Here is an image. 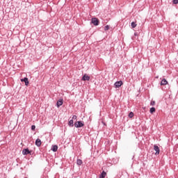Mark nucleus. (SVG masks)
<instances>
[{
	"instance_id": "nucleus-1",
	"label": "nucleus",
	"mask_w": 178,
	"mask_h": 178,
	"mask_svg": "<svg viewBox=\"0 0 178 178\" xmlns=\"http://www.w3.org/2000/svg\"><path fill=\"white\" fill-rule=\"evenodd\" d=\"M84 126V122L81 121H78L74 123V127H76V129H79L80 127H83Z\"/></svg>"
},
{
	"instance_id": "nucleus-2",
	"label": "nucleus",
	"mask_w": 178,
	"mask_h": 178,
	"mask_svg": "<svg viewBox=\"0 0 178 178\" xmlns=\"http://www.w3.org/2000/svg\"><path fill=\"white\" fill-rule=\"evenodd\" d=\"M31 152H33V151L29 150V148L22 150V154L24 155H31Z\"/></svg>"
},
{
	"instance_id": "nucleus-3",
	"label": "nucleus",
	"mask_w": 178,
	"mask_h": 178,
	"mask_svg": "<svg viewBox=\"0 0 178 178\" xmlns=\"http://www.w3.org/2000/svg\"><path fill=\"white\" fill-rule=\"evenodd\" d=\"M92 23L94 26H99V19L98 18H92Z\"/></svg>"
},
{
	"instance_id": "nucleus-4",
	"label": "nucleus",
	"mask_w": 178,
	"mask_h": 178,
	"mask_svg": "<svg viewBox=\"0 0 178 178\" xmlns=\"http://www.w3.org/2000/svg\"><path fill=\"white\" fill-rule=\"evenodd\" d=\"M123 84V81H116L114 83V86L115 88H120V87H122V85Z\"/></svg>"
},
{
	"instance_id": "nucleus-5",
	"label": "nucleus",
	"mask_w": 178,
	"mask_h": 178,
	"mask_svg": "<svg viewBox=\"0 0 178 178\" xmlns=\"http://www.w3.org/2000/svg\"><path fill=\"white\" fill-rule=\"evenodd\" d=\"M82 81H90V76L87 74H85L81 79Z\"/></svg>"
},
{
	"instance_id": "nucleus-6",
	"label": "nucleus",
	"mask_w": 178,
	"mask_h": 178,
	"mask_svg": "<svg viewBox=\"0 0 178 178\" xmlns=\"http://www.w3.org/2000/svg\"><path fill=\"white\" fill-rule=\"evenodd\" d=\"M154 151H156L155 155H159V152H161V150L159 149V147H158V145H154Z\"/></svg>"
},
{
	"instance_id": "nucleus-7",
	"label": "nucleus",
	"mask_w": 178,
	"mask_h": 178,
	"mask_svg": "<svg viewBox=\"0 0 178 178\" xmlns=\"http://www.w3.org/2000/svg\"><path fill=\"white\" fill-rule=\"evenodd\" d=\"M57 108H59L60 106H62L63 105V99H60L57 102Z\"/></svg>"
},
{
	"instance_id": "nucleus-8",
	"label": "nucleus",
	"mask_w": 178,
	"mask_h": 178,
	"mask_svg": "<svg viewBox=\"0 0 178 178\" xmlns=\"http://www.w3.org/2000/svg\"><path fill=\"white\" fill-rule=\"evenodd\" d=\"M21 81L25 83V86H29V79L25 77L24 79H21Z\"/></svg>"
},
{
	"instance_id": "nucleus-9",
	"label": "nucleus",
	"mask_w": 178,
	"mask_h": 178,
	"mask_svg": "<svg viewBox=\"0 0 178 178\" xmlns=\"http://www.w3.org/2000/svg\"><path fill=\"white\" fill-rule=\"evenodd\" d=\"M41 144H42V143L41 142V139L38 138L35 140V145H37V147H41Z\"/></svg>"
},
{
	"instance_id": "nucleus-10",
	"label": "nucleus",
	"mask_w": 178,
	"mask_h": 178,
	"mask_svg": "<svg viewBox=\"0 0 178 178\" xmlns=\"http://www.w3.org/2000/svg\"><path fill=\"white\" fill-rule=\"evenodd\" d=\"M51 151H53V152H56V151H58V145H53L51 147Z\"/></svg>"
},
{
	"instance_id": "nucleus-11",
	"label": "nucleus",
	"mask_w": 178,
	"mask_h": 178,
	"mask_svg": "<svg viewBox=\"0 0 178 178\" xmlns=\"http://www.w3.org/2000/svg\"><path fill=\"white\" fill-rule=\"evenodd\" d=\"M168 84V81L165 79H163L161 82V86H166Z\"/></svg>"
},
{
	"instance_id": "nucleus-12",
	"label": "nucleus",
	"mask_w": 178,
	"mask_h": 178,
	"mask_svg": "<svg viewBox=\"0 0 178 178\" xmlns=\"http://www.w3.org/2000/svg\"><path fill=\"white\" fill-rule=\"evenodd\" d=\"M76 165H78L79 166H81V165H83V161L81 159H77Z\"/></svg>"
},
{
	"instance_id": "nucleus-13",
	"label": "nucleus",
	"mask_w": 178,
	"mask_h": 178,
	"mask_svg": "<svg viewBox=\"0 0 178 178\" xmlns=\"http://www.w3.org/2000/svg\"><path fill=\"white\" fill-rule=\"evenodd\" d=\"M106 177V172H105V171H103L100 176H99V178H105Z\"/></svg>"
},
{
	"instance_id": "nucleus-14",
	"label": "nucleus",
	"mask_w": 178,
	"mask_h": 178,
	"mask_svg": "<svg viewBox=\"0 0 178 178\" xmlns=\"http://www.w3.org/2000/svg\"><path fill=\"white\" fill-rule=\"evenodd\" d=\"M68 126H69L70 127H73V126H74V125L73 124V120H70L68 122Z\"/></svg>"
},
{
	"instance_id": "nucleus-15",
	"label": "nucleus",
	"mask_w": 178,
	"mask_h": 178,
	"mask_svg": "<svg viewBox=\"0 0 178 178\" xmlns=\"http://www.w3.org/2000/svg\"><path fill=\"white\" fill-rule=\"evenodd\" d=\"M131 26L132 27V29H136V27H137V24H136V22H133L131 24Z\"/></svg>"
},
{
	"instance_id": "nucleus-16",
	"label": "nucleus",
	"mask_w": 178,
	"mask_h": 178,
	"mask_svg": "<svg viewBox=\"0 0 178 178\" xmlns=\"http://www.w3.org/2000/svg\"><path fill=\"white\" fill-rule=\"evenodd\" d=\"M155 107H152L151 108H150V113H154V112H155Z\"/></svg>"
},
{
	"instance_id": "nucleus-17",
	"label": "nucleus",
	"mask_w": 178,
	"mask_h": 178,
	"mask_svg": "<svg viewBox=\"0 0 178 178\" xmlns=\"http://www.w3.org/2000/svg\"><path fill=\"white\" fill-rule=\"evenodd\" d=\"M134 113L130 112L129 114V118H134Z\"/></svg>"
},
{
	"instance_id": "nucleus-18",
	"label": "nucleus",
	"mask_w": 178,
	"mask_h": 178,
	"mask_svg": "<svg viewBox=\"0 0 178 178\" xmlns=\"http://www.w3.org/2000/svg\"><path fill=\"white\" fill-rule=\"evenodd\" d=\"M109 29H110L109 25H106V26L104 27L105 31H108V30H109Z\"/></svg>"
},
{
	"instance_id": "nucleus-19",
	"label": "nucleus",
	"mask_w": 178,
	"mask_h": 178,
	"mask_svg": "<svg viewBox=\"0 0 178 178\" xmlns=\"http://www.w3.org/2000/svg\"><path fill=\"white\" fill-rule=\"evenodd\" d=\"M155 101H154V100H152L151 102H150V105L152 106H155Z\"/></svg>"
},
{
	"instance_id": "nucleus-20",
	"label": "nucleus",
	"mask_w": 178,
	"mask_h": 178,
	"mask_svg": "<svg viewBox=\"0 0 178 178\" xmlns=\"http://www.w3.org/2000/svg\"><path fill=\"white\" fill-rule=\"evenodd\" d=\"M172 3H173L174 5H177V3H178V0H173V1H172Z\"/></svg>"
},
{
	"instance_id": "nucleus-21",
	"label": "nucleus",
	"mask_w": 178,
	"mask_h": 178,
	"mask_svg": "<svg viewBox=\"0 0 178 178\" xmlns=\"http://www.w3.org/2000/svg\"><path fill=\"white\" fill-rule=\"evenodd\" d=\"M31 130H33V131H34V130H35V125L31 126Z\"/></svg>"
},
{
	"instance_id": "nucleus-22",
	"label": "nucleus",
	"mask_w": 178,
	"mask_h": 178,
	"mask_svg": "<svg viewBox=\"0 0 178 178\" xmlns=\"http://www.w3.org/2000/svg\"><path fill=\"white\" fill-rule=\"evenodd\" d=\"M72 119H74V120H76L77 119V116L76 115H73Z\"/></svg>"
}]
</instances>
